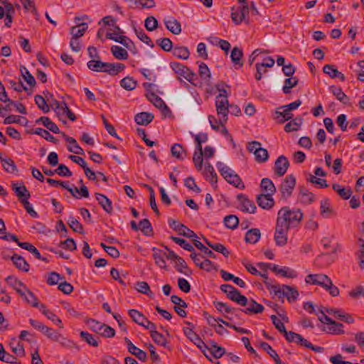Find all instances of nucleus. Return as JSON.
Instances as JSON below:
<instances>
[{
	"label": "nucleus",
	"mask_w": 364,
	"mask_h": 364,
	"mask_svg": "<svg viewBox=\"0 0 364 364\" xmlns=\"http://www.w3.org/2000/svg\"><path fill=\"white\" fill-rule=\"evenodd\" d=\"M135 289L139 292L144 294H146L150 297H151L153 296V293L151 292L148 283L146 282H136L135 284Z\"/></svg>",
	"instance_id": "052dcab7"
},
{
	"label": "nucleus",
	"mask_w": 364,
	"mask_h": 364,
	"mask_svg": "<svg viewBox=\"0 0 364 364\" xmlns=\"http://www.w3.org/2000/svg\"><path fill=\"white\" fill-rule=\"evenodd\" d=\"M261 237L260 230L257 228L249 230L245 235V241L248 243L255 244Z\"/></svg>",
	"instance_id": "c9c22d12"
},
{
	"label": "nucleus",
	"mask_w": 364,
	"mask_h": 364,
	"mask_svg": "<svg viewBox=\"0 0 364 364\" xmlns=\"http://www.w3.org/2000/svg\"><path fill=\"white\" fill-rule=\"evenodd\" d=\"M257 203L258 205L264 210H269L274 205V200L272 195L262 193L257 196Z\"/></svg>",
	"instance_id": "ddd939ff"
},
{
	"label": "nucleus",
	"mask_w": 364,
	"mask_h": 364,
	"mask_svg": "<svg viewBox=\"0 0 364 364\" xmlns=\"http://www.w3.org/2000/svg\"><path fill=\"white\" fill-rule=\"evenodd\" d=\"M119 83L124 90L128 91L134 90L137 85V82L129 76L122 79Z\"/></svg>",
	"instance_id": "de8ad7c7"
},
{
	"label": "nucleus",
	"mask_w": 364,
	"mask_h": 364,
	"mask_svg": "<svg viewBox=\"0 0 364 364\" xmlns=\"http://www.w3.org/2000/svg\"><path fill=\"white\" fill-rule=\"evenodd\" d=\"M216 167L225 179L228 177L230 173H233L235 172L232 169L221 161L217 162Z\"/></svg>",
	"instance_id": "338daca9"
},
{
	"label": "nucleus",
	"mask_w": 364,
	"mask_h": 364,
	"mask_svg": "<svg viewBox=\"0 0 364 364\" xmlns=\"http://www.w3.org/2000/svg\"><path fill=\"white\" fill-rule=\"evenodd\" d=\"M204 241L208 247L212 248L213 250L223 254L225 257H227L230 255V252L223 245L220 243H212L206 238H204Z\"/></svg>",
	"instance_id": "a18cd8bd"
},
{
	"label": "nucleus",
	"mask_w": 364,
	"mask_h": 364,
	"mask_svg": "<svg viewBox=\"0 0 364 364\" xmlns=\"http://www.w3.org/2000/svg\"><path fill=\"white\" fill-rule=\"evenodd\" d=\"M0 160L6 171L9 173H14L16 171H17L16 166L11 159L3 158L2 156H0Z\"/></svg>",
	"instance_id": "603ef678"
},
{
	"label": "nucleus",
	"mask_w": 364,
	"mask_h": 364,
	"mask_svg": "<svg viewBox=\"0 0 364 364\" xmlns=\"http://www.w3.org/2000/svg\"><path fill=\"white\" fill-rule=\"evenodd\" d=\"M175 267L178 272L186 276L191 274V271L189 270L186 262L181 257L178 258V259L177 260Z\"/></svg>",
	"instance_id": "e2e57ef3"
},
{
	"label": "nucleus",
	"mask_w": 364,
	"mask_h": 364,
	"mask_svg": "<svg viewBox=\"0 0 364 364\" xmlns=\"http://www.w3.org/2000/svg\"><path fill=\"white\" fill-rule=\"evenodd\" d=\"M328 325L329 326L325 329L327 333L333 335H341L344 333L343 325L342 323H337L333 320Z\"/></svg>",
	"instance_id": "e433bc0d"
},
{
	"label": "nucleus",
	"mask_w": 364,
	"mask_h": 364,
	"mask_svg": "<svg viewBox=\"0 0 364 364\" xmlns=\"http://www.w3.org/2000/svg\"><path fill=\"white\" fill-rule=\"evenodd\" d=\"M129 315L132 318L133 321L140 326L144 325V321H146V317L136 309L129 310Z\"/></svg>",
	"instance_id": "864d4df0"
},
{
	"label": "nucleus",
	"mask_w": 364,
	"mask_h": 364,
	"mask_svg": "<svg viewBox=\"0 0 364 364\" xmlns=\"http://www.w3.org/2000/svg\"><path fill=\"white\" fill-rule=\"evenodd\" d=\"M11 186L21 202L25 198L28 199L30 198L31 194L24 185L14 183Z\"/></svg>",
	"instance_id": "aec40b11"
},
{
	"label": "nucleus",
	"mask_w": 364,
	"mask_h": 364,
	"mask_svg": "<svg viewBox=\"0 0 364 364\" xmlns=\"http://www.w3.org/2000/svg\"><path fill=\"white\" fill-rule=\"evenodd\" d=\"M272 289L278 298L286 297L289 302L296 301L299 296V291L296 288L288 285H272Z\"/></svg>",
	"instance_id": "7ed1b4c3"
},
{
	"label": "nucleus",
	"mask_w": 364,
	"mask_h": 364,
	"mask_svg": "<svg viewBox=\"0 0 364 364\" xmlns=\"http://www.w3.org/2000/svg\"><path fill=\"white\" fill-rule=\"evenodd\" d=\"M298 84V79L296 77H289L285 79L284 85L282 88L283 92L285 94H289L291 92V89L294 87Z\"/></svg>",
	"instance_id": "774afa93"
},
{
	"label": "nucleus",
	"mask_w": 364,
	"mask_h": 364,
	"mask_svg": "<svg viewBox=\"0 0 364 364\" xmlns=\"http://www.w3.org/2000/svg\"><path fill=\"white\" fill-rule=\"evenodd\" d=\"M87 28L88 26L86 23H78V25L71 27L70 33L73 38H79L84 35Z\"/></svg>",
	"instance_id": "4c0bfd02"
},
{
	"label": "nucleus",
	"mask_w": 364,
	"mask_h": 364,
	"mask_svg": "<svg viewBox=\"0 0 364 364\" xmlns=\"http://www.w3.org/2000/svg\"><path fill=\"white\" fill-rule=\"evenodd\" d=\"M87 65L92 71L107 73L110 75H116L125 68V65L121 63H104L100 58L88 61Z\"/></svg>",
	"instance_id": "f03ea898"
},
{
	"label": "nucleus",
	"mask_w": 364,
	"mask_h": 364,
	"mask_svg": "<svg viewBox=\"0 0 364 364\" xmlns=\"http://www.w3.org/2000/svg\"><path fill=\"white\" fill-rule=\"evenodd\" d=\"M289 229L276 223L274 241L277 246H284L287 242Z\"/></svg>",
	"instance_id": "9d476101"
},
{
	"label": "nucleus",
	"mask_w": 364,
	"mask_h": 364,
	"mask_svg": "<svg viewBox=\"0 0 364 364\" xmlns=\"http://www.w3.org/2000/svg\"><path fill=\"white\" fill-rule=\"evenodd\" d=\"M146 97L156 108L159 109L163 114L166 117L171 114V110L165 104L164 100L156 95L154 92H151L146 94Z\"/></svg>",
	"instance_id": "6e6552de"
},
{
	"label": "nucleus",
	"mask_w": 364,
	"mask_h": 364,
	"mask_svg": "<svg viewBox=\"0 0 364 364\" xmlns=\"http://www.w3.org/2000/svg\"><path fill=\"white\" fill-rule=\"evenodd\" d=\"M152 251L153 257L156 264L161 269H166L167 265L165 261L166 252L161 250L157 249L156 247H153Z\"/></svg>",
	"instance_id": "412c9836"
},
{
	"label": "nucleus",
	"mask_w": 364,
	"mask_h": 364,
	"mask_svg": "<svg viewBox=\"0 0 364 364\" xmlns=\"http://www.w3.org/2000/svg\"><path fill=\"white\" fill-rule=\"evenodd\" d=\"M48 97L51 98L53 97L52 94H50L49 92L45 93V97L39 95L35 96L36 104L38 108L41 109L44 113H47L50 111V107L47 103V101L49 102Z\"/></svg>",
	"instance_id": "f3484780"
},
{
	"label": "nucleus",
	"mask_w": 364,
	"mask_h": 364,
	"mask_svg": "<svg viewBox=\"0 0 364 364\" xmlns=\"http://www.w3.org/2000/svg\"><path fill=\"white\" fill-rule=\"evenodd\" d=\"M171 153L173 156L178 160H183L187 156L186 150L181 144H174L171 148Z\"/></svg>",
	"instance_id": "2f4dec72"
},
{
	"label": "nucleus",
	"mask_w": 364,
	"mask_h": 364,
	"mask_svg": "<svg viewBox=\"0 0 364 364\" xmlns=\"http://www.w3.org/2000/svg\"><path fill=\"white\" fill-rule=\"evenodd\" d=\"M154 119V115L151 113L142 112L138 113L134 117V121L136 124L146 126L148 125Z\"/></svg>",
	"instance_id": "bb28decb"
},
{
	"label": "nucleus",
	"mask_w": 364,
	"mask_h": 364,
	"mask_svg": "<svg viewBox=\"0 0 364 364\" xmlns=\"http://www.w3.org/2000/svg\"><path fill=\"white\" fill-rule=\"evenodd\" d=\"M223 222L228 228L233 230L238 226L239 219L235 215H229L225 217Z\"/></svg>",
	"instance_id": "6e6d98bb"
},
{
	"label": "nucleus",
	"mask_w": 364,
	"mask_h": 364,
	"mask_svg": "<svg viewBox=\"0 0 364 364\" xmlns=\"http://www.w3.org/2000/svg\"><path fill=\"white\" fill-rule=\"evenodd\" d=\"M95 198L106 213L109 214L112 213V203L106 196L101 193H95Z\"/></svg>",
	"instance_id": "5701e85b"
},
{
	"label": "nucleus",
	"mask_w": 364,
	"mask_h": 364,
	"mask_svg": "<svg viewBox=\"0 0 364 364\" xmlns=\"http://www.w3.org/2000/svg\"><path fill=\"white\" fill-rule=\"evenodd\" d=\"M226 181L230 184H232L235 187L243 189L245 188V185L242 182L240 177L234 172L233 173H230V175L225 178Z\"/></svg>",
	"instance_id": "49530a36"
},
{
	"label": "nucleus",
	"mask_w": 364,
	"mask_h": 364,
	"mask_svg": "<svg viewBox=\"0 0 364 364\" xmlns=\"http://www.w3.org/2000/svg\"><path fill=\"white\" fill-rule=\"evenodd\" d=\"M228 298L242 306H246V304H247V299L245 296L242 295L236 288Z\"/></svg>",
	"instance_id": "37998d69"
},
{
	"label": "nucleus",
	"mask_w": 364,
	"mask_h": 364,
	"mask_svg": "<svg viewBox=\"0 0 364 364\" xmlns=\"http://www.w3.org/2000/svg\"><path fill=\"white\" fill-rule=\"evenodd\" d=\"M249 15V6H240L237 9L232 8L231 18L238 25L241 23Z\"/></svg>",
	"instance_id": "1a4fd4ad"
},
{
	"label": "nucleus",
	"mask_w": 364,
	"mask_h": 364,
	"mask_svg": "<svg viewBox=\"0 0 364 364\" xmlns=\"http://www.w3.org/2000/svg\"><path fill=\"white\" fill-rule=\"evenodd\" d=\"M272 270L274 273L280 274L284 277L292 279L297 277L296 272L288 267H279L278 265L273 264Z\"/></svg>",
	"instance_id": "dca6fc26"
},
{
	"label": "nucleus",
	"mask_w": 364,
	"mask_h": 364,
	"mask_svg": "<svg viewBox=\"0 0 364 364\" xmlns=\"http://www.w3.org/2000/svg\"><path fill=\"white\" fill-rule=\"evenodd\" d=\"M298 340L299 341H298L297 344H299L300 346H304L307 348H310L314 352L322 353L324 350V348L323 347L314 346L309 341H308L306 339L303 338L301 335L299 336V338H298Z\"/></svg>",
	"instance_id": "5fc2aeb1"
},
{
	"label": "nucleus",
	"mask_w": 364,
	"mask_h": 364,
	"mask_svg": "<svg viewBox=\"0 0 364 364\" xmlns=\"http://www.w3.org/2000/svg\"><path fill=\"white\" fill-rule=\"evenodd\" d=\"M166 28L173 34L178 35L181 32V26L180 22L173 17H168L164 20Z\"/></svg>",
	"instance_id": "4be33fe9"
},
{
	"label": "nucleus",
	"mask_w": 364,
	"mask_h": 364,
	"mask_svg": "<svg viewBox=\"0 0 364 364\" xmlns=\"http://www.w3.org/2000/svg\"><path fill=\"white\" fill-rule=\"evenodd\" d=\"M216 111L219 117L220 124L223 127V123H225L228 120L229 107H216Z\"/></svg>",
	"instance_id": "4d7b16f0"
},
{
	"label": "nucleus",
	"mask_w": 364,
	"mask_h": 364,
	"mask_svg": "<svg viewBox=\"0 0 364 364\" xmlns=\"http://www.w3.org/2000/svg\"><path fill=\"white\" fill-rule=\"evenodd\" d=\"M260 186L263 191L265 192L264 194H269L273 196L276 192V187L269 178H262Z\"/></svg>",
	"instance_id": "f704fd0d"
},
{
	"label": "nucleus",
	"mask_w": 364,
	"mask_h": 364,
	"mask_svg": "<svg viewBox=\"0 0 364 364\" xmlns=\"http://www.w3.org/2000/svg\"><path fill=\"white\" fill-rule=\"evenodd\" d=\"M183 333L186 335V336L191 341L193 342L197 347L202 350L203 354L207 358H209L208 355L205 353V349L203 348H208V346L206 344L202 341V339L197 335L192 328H183Z\"/></svg>",
	"instance_id": "423d86ee"
},
{
	"label": "nucleus",
	"mask_w": 364,
	"mask_h": 364,
	"mask_svg": "<svg viewBox=\"0 0 364 364\" xmlns=\"http://www.w3.org/2000/svg\"><path fill=\"white\" fill-rule=\"evenodd\" d=\"M41 122L48 129L55 134L60 133V129L58 126L53 122L48 117H40L36 122Z\"/></svg>",
	"instance_id": "a19ab883"
},
{
	"label": "nucleus",
	"mask_w": 364,
	"mask_h": 364,
	"mask_svg": "<svg viewBox=\"0 0 364 364\" xmlns=\"http://www.w3.org/2000/svg\"><path fill=\"white\" fill-rule=\"evenodd\" d=\"M6 282L16 292L26 287L21 281L18 280L16 277L12 275L8 276L6 278Z\"/></svg>",
	"instance_id": "79ce46f5"
},
{
	"label": "nucleus",
	"mask_w": 364,
	"mask_h": 364,
	"mask_svg": "<svg viewBox=\"0 0 364 364\" xmlns=\"http://www.w3.org/2000/svg\"><path fill=\"white\" fill-rule=\"evenodd\" d=\"M289 166V162L284 155L279 156L274 164V173L278 176H284Z\"/></svg>",
	"instance_id": "9b49d317"
},
{
	"label": "nucleus",
	"mask_w": 364,
	"mask_h": 364,
	"mask_svg": "<svg viewBox=\"0 0 364 364\" xmlns=\"http://www.w3.org/2000/svg\"><path fill=\"white\" fill-rule=\"evenodd\" d=\"M205 353L209 356V360H210V356L214 357L215 358H221L225 353V350L224 348L218 346L215 342L212 341L210 343V347L208 346V348H204Z\"/></svg>",
	"instance_id": "2eb2a0df"
},
{
	"label": "nucleus",
	"mask_w": 364,
	"mask_h": 364,
	"mask_svg": "<svg viewBox=\"0 0 364 364\" xmlns=\"http://www.w3.org/2000/svg\"><path fill=\"white\" fill-rule=\"evenodd\" d=\"M293 114L289 110L287 109V107L284 106L279 107L275 112L274 118L278 120L279 123H284V122L289 120L292 118Z\"/></svg>",
	"instance_id": "a878e982"
},
{
	"label": "nucleus",
	"mask_w": 364,
	"mask_h": 364,
	"mask_svg": "<svg viewBox=\"0 0 364 364\" xmlns=\"http://www.w3.org/2000/svg\"><path fill=\"white\" fill-rule=\"evenodd\" d=\"M220 91L221 93L218 95L215 98V106L216 107H229L228 97L226 94L225 90H222Z\"/></svg>",
	"instance_id": "680f3d73"
},
{
	"label": "nucleus",
	"mask_w": 364,
	"mask_h": 364,
	"mask_svg": "<svg viewBox=\"0 0 364 364\" xmlns=\"http://www.w3.org/2000/svg\"><path fill=\"white\" fill-rule=\"evenodd\" d=\"M303 217L304 214L299 208L291 209L289 206H284L278 211L276 223L290 230L297 227Z\"/></svg>",
	"instance_id": "f257e3e1"
},
{
	"label": "nucleus",
	"mask_w": 364,
	"mask_h": 364,
	"mask_svg": "<svg viewBox=\"0 0 364 364\" xmlns=\"http://www.w3.org/2000/svg\"><path fill=\"white\" fill-rule=\"evenodd\" d=\"M68 224L70 226V228L76 232H78L80 234H83V227L81 223L78 222L77 219H75L73 216H70L68 220Z\"/></svg>",
	"instance_id": "13d9d810"
},
{
	"label": "nucleus",
	"mask_w": 364,
	"mask_h": 364,
	"mask_svg": "<svg viewBox=\"0 0 364 364\" xmlns=\"http://www.w3.org/2000/svg\"><path fill=\"white\" fill-rule=\"evenodd\" d=\"M299 197L301 203L305 205L312 203L316 199L314 194L304 186L299 187Z\"/></svg>",
	"instance_id": "6ab92c4d"
},
{
	"label": "nucleus",
	"mask_w": 364,
	"mask_h": 364,
	"mask_svg": "<svg viewBox=\"0 0 364 364\" xmlns=\"http://www.w3.org/2000/svg\"><path fill=\"white\" fill-rule=\"evenodd\" d=\"M320 209L323 218H328L336 215V212L332 208L328 198H324L321 201Z\"/></svg>",
	"instance_id": "393cba45"
},
{
	"label": "nucleus",
	"mask_w": 364,
	"mask_h": 364,
	"mask_svg": "<svg viewBox=\"0 0 364 364\" xmlns=\"http://www.w3.org/2000/svg\"><path fill=\"white\" fill-rule=\"evenodd\" d=\"M203 175L205 177L206 180L209 181V182L213 186L217 183V174L214 170L213 166L209 162H205Z\"/></svg>",
	"instance_id": "b1692460"
},
{
	"label": "nucleus",
	"mask_w": 364,
	"mask_h": 364,
	"mask_svg": "<svg viewBox=\"0 0 364 364\" xmlns=\"http://www.w3.org/2000/svg\"><path fill=\"white\" fill-rule=\"evenodd\" d=\"M198 73L200 77L207 83L210 82L211 77L210 71L204 63H200L198 66Z\"/></svg>",
	"instance_id": "8fccbe9b"
},
{
	"label": "nucleus",
	"mask_w": 364,
	"mask_h": 364,
	"mask_svg": "<svg viewBox=\"0 0 364 364\" xmlns=\"http://www.w3.org/2000/svg\"><path fill=\"white\" fill-rule=\"evenodd\" d=\"M139 229L145 235H151L153 229L148 219H143L139 223Z\"/></svg>",
	"instance_id": "69168bd1"
},
{
	"label": "nucleus",
	"mask_w": 364,
	"mask_h": 364,
	"mask_svg": "<svg viewBox=\"0 0 364 364\" xmlns=\"http://www.w3.org/2000/svg\"><path fill=\"white\" fill-rule=\"evenodd\" d=\"M170 239L173 240L176 244L179 245L184 250L189 251V252H194V247L188 243L186 240L181 238L177 237L175 236H171Z\"/></svg>",
	"instance_id": "0e129e2a"
},
{
	"label": "nucleus",
	"mask_w": 364,
	"mask_h": 364,
	"mask_svg": "<svg viewBox=\"0 0 364 364\" xmlns=\"http://www.w3.org/2000/svg\"><path fill=\"white\" fill-rule=\"evenodd\" d=\"M68 191L70 193V194L75 198L80 199L82 197L87 198L89 197V191L87 188L82 185L81 186L80 188L78 189L76 186L74 185L73 187H70L68 189Z\"/></svg>",
	"instance_id": "c756f323"
},
{
	"label": "nucleus",
	"mask_w": 364,
	"mask_h": 364,
	"mask_svg": "<svg viewBox=\"0 0 364 364\" xmlns=\"http://www.w3.org/2000/svg\"><path fill=\"white\" fill-rule=\"evenodd\" d=\"M174 230L177 231L179 235L186 237L188 238H198L197 235L188 227L184 225H178V228H174Z\"/></svg>",
	"instance_id": "3c124183"
},
{
	"label": "nucleus",
	"mask_w": 364,
	"mask_h": 364,
	"mask_svg": "<svg viewBox=\"0 0 364 364\" xmlns=\"http://www.w3.org/2000/svg\"><path fill=\"white\" fill-rule=\"evenodd\" d=\"M237 200L241 206L243 212L249 213H255L257 209L254 202L247 198V197L242 193L237 196Z\"/></svg>",
	"instance_id": "f8f14e48"
},
{
	"label": "nucleus",
	"mask_w": 364,
	"mask_h": 364,
	"mask_svg": "<svg viewBox=\"0 0 364 364\" xmlns=\"http://www.w3.org/2000/svg\"><path fill=\"white\" fill-rule=\"evenodd\" d=\"M301 123V118H296L295 119L291 120L286 124V125L284 126V130L287 132L297 131L300 128Z\"/></svg>",
	"instance_id": "bf43d9fd"
},
{
	"label": "nucleus",
	"mask_w": 364,
	"mask_h": 364,
	"mask_svg": "<svg viewBox=\"0 0 364 364\" xmlns=\"http://www.w3.org/2000/svg\"><path fill=\"white\" fill-rule=\"evenodd\" d=\"M331 92L337 98L338 100L343 104H347L349 102L348 97L343 92L341 87L331 86L330 87Z\"/></svg>",
	"instance_id": "c03bdc74"
},
{
	"label": "nucleus",
	"mask_w": 364,
	"mask_h": 364,
	"mask_svg": "<svg viewBox=\"0 0 364 364\" xmlns=\"http://www.w3.org/2000/svg\"><path fill=\"white\" fill-rule=\"evenodd\" d=\"M170 66L172 70L179 75V77H183L191 83H193V81L196 79V75L195 73L179 63H171Z\"/></svg>",
	"instance_id": "39448f33"
},
{
	"label": "nucleus",
	"mask_w": 364,
	"mask_h": 364,
	"mask_svg": "<svg viewBox=\"0 0 364 364\" xmlns=\"http://www.w3.org/2000/svg\"><path fill=\"white\" fill-rule=\"evenodd\" d=\"M331 279L323 274H310L306 277V282L323 287Z\"/></svg>",
	"instance_id": "4468645a"
},
{
	"label": "nucleus",
	"mask_w": 364,
	"mask_h": 364,
	"mask_svg": "<svg viewBox=\"0 0 364 364\" xmlns=\"http://www.w3.org/2000/svg\"><path fill=\"white\" fill-rule=\"evenodd\" d=\"M18 246L32 253L38 259L46 260L45 258L41 257L39 251L32 244L29 242H18Z\"/></svg>",
	"instance_id": "09e8293b"
},
{
	"label": "nucleus",
	"mask_w": 364,
	"mask_h": 364,
	"mask_svg": "<svg viewBox=\"0 0 364 364\" xmlns=\"http://www.w3.org/2000/svg\"><path fill=\"white\" fill-rule=\"evenodd\" d=\"M173 55L183 60H187L189 58L190 52L187 47L175 46L172 50Z\"/></svg>",
	"instance_id": "473e14b6"
},
{
	"label": "nucleus",
	"mask_w": 364,
	"mask_h": 364,
	"mask_svg": "<svg viewBox=\"0 0 364 364\" xmlns=\"http://www.w3.org/2000/svg\"><path fill=\"white\" fill-rule=\"evenodd\" d=\"M111 53L118 60H127L129 56L127 51L119 46H112L111 47Z\"/></svg>",
	"instance_id": "ea45409f"
},
{
	"label": "nucleus",
	"mask_w": 364,
	"mask_h": 364,
	"mask_svg": "<svg viewBox=\"0 0 364 364\" xmlns=\"http://www.w3.org/2000/svg\"><path fill=\"white\" fill-rule=\"evenodd\" d=\"M11 259L17 269L23 272H27L29 270V264L21 256L14 254Z\"/></svg>",
	"instance_id": "cd10ccee"
},
{
	"label": "nucleus",
	"mask_w": 364,
	"mask_h": 364,
	"mask_svg": "<svg viewBox=\"0 0 364 364\" xmlns=\"http://www.w3.org/2000/svg\"><path fill=\"white\" fill-rule=\"evenodd\" d=\"M243 55L242 50L238 47H234L230 53V58L235 66H238V68H241L243 63L241 61L242 57Z\"/></svg>",
	"instance_id": "72a5a7b5"
},
{
	"label": "nucleus",
	"mask_w": 364,
	"mask_h": 364,
	"mask_svg": "<svg viewBox=\"0 0 364 364\" xmlns=\"http://www.w3.org/2000/svg\"><path fill=\"white\" fill-rule=\"evenodd\" d=\"M106 38L122 44L124 46H125L129 50H132V47H133V48L135 49V46H134V43L127 36H115L114 34L108 33L106 35Z\"/></svg>",
	"instance_id": "a211bd4d"
},
{
	"label": "nucleus",
	"mask_w": 364,
	"mask_h": 364,
	"mask_svg": "<svg viewBox=\"0 0 364 364\" xmlns=\"http://www.w3.org/2000/svg\"><path fill=\"white\" fill-rule=\"evenodd\" d=\"M295 185L296 178L292 174L286 176L280 186L282 196L285 198H289L292 194Z\"/></svg>",
	"instance_id": "0eeeda50"
},
{
	"label": "nucleus",
	"mask_w": 364,
	"mask_h": 364,
	"mask_svg": "<svg viewBox=\"0 0 364 364\" xmlns=\"http://www.w3.org/2000/svg\"><path fill=\"white\" fill-rule=\"evenodd\" d=\"M246 306L247 308L242 311L245 314H259L262 313L264 310V306L262 304L257 303L253 299L250 301L247 300Z\"/></svg>",
	"instance_id": "c85d7f7f"
},
{
	"label": "nucleus",
	"mask_w": 364,
	"mask_h": 364,
	"mask_svg": "<svg viewBox=\"0 0 364 364\" xmlns=\"http://www.w3.org/2000/svg\"><path fill=\"white\" fill-rule=\"evenodd\" d=\"M91 330L105 338H112L115 335L114 328L97 320L90 318L87 321Z\"/></svg>",
	"instance_id": "20e7f679"
},
{
	"label": "nucleus",
	"mask_w": 364,
	"mask_h": 364,
	"mask_svg": "<svg viewBox=\"0 0 364 364\" xmlns=\"http://www.w3.org/2000/svg\"><path fill=\"white\" fill-rule=\"evenodd\" d=\"M332 188L344 200H348L351 197L352 191L350 188L341 187L338 183H333Z\"/></svg>",
	"instance_id": "58836bf2"
},
{
	"label": "nucleus",
	"mask_w": 364,
	"mask_h": 364,
	"mask_svg": "<svg viewBox=\"0 0 364 364\" xmlns=\"http://www.w3.org/2000/svg\"><path fill=\"white\" fill-rule=\"evenodd\" d=\"M65 140L70 144V146L68 147L69 151L73 152L76 154H84L83 149L77 144V141L70 136L63 134Z\"/></svg>",
	"instance_id": "7c9ffc66"
}]
</instances>
